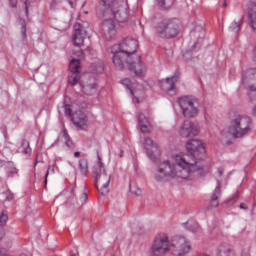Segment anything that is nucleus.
I'll list each match as a JSON object with an SVG mask.
<instances>
[{"label": "nucleus", "mask_w": 256, "mask_h": 256, "mask_svg": "<svg viewBox=\"0 0 256 256\" xmlns=\"http://www.w3.org/2000/svg\"><path fill=\"white\" fill-rule=\"evenodd\" d=\"M189 154H177L174 156L175 164L169 160L159 163L154 173V179L158 183H165L171 179L178 181H193L195 174L205 177L209 173V168L202 166L197 160L199 155H205V146L201 140L192 139L186 143Z\"/></svg>", "instance_id": "f257e3e1"}, {"label": "nucleus", "mask_w": 256, "mask_h": 256, "mask_svg": "<svg viewBox=\"0 0 256 256\" xmlns=\"http://www.w3.org/2000/svg\"><path fill=\"white\" fill-rule=\"evenodd\" d=\"M104 7L102 15L103 17H110L104 19L102 24V31L107 41L115 39L117 35V27L113 19L118 23H125V20L129 18V6L125 0H100Z\"/></svg>", "instance_id": "f03ea898"}, {"label": "nucleus", "mask_w": 256, "mask_h": 256, "mask_svg": "<svg viewBox=\"0 0 256 256\" xmlns=\"http://www.w3.org/2000/svg\"><path fill=\"white\" fill-rule=\"evenodd\" d=\"M139 42L135 39H125L120 44L111 47L112 61L117 69H125V61L135 57Z\"/></svg>", "instance_id": "7ed1b4c3"}, {"label": "nucleus", "mask_w": 256, "mask_h": 256, "mask_svg": "<svg viewBox=\"0 0 256 256\" xmlns=\"http://www.w3.org/2000/svg\"><path fill=\"white\" fill-rule=\"evenodd\" d=\"M92 174L96 183L97 190L101 195L109 193V183H111V176L105 170V164L101 160V155L97 154V161L92 168Z\"/></svg>", "instance_id": "20e7f679"}, {"label": "nucleus", "mask_w": 256, "mask_h": 256, "mask_svg": "<svg viewBox=\"0 0 256 256\" xmlns=\"http://www.w3.org/2000/svg\"><path fill=\"white\" fill-rule=\"evenodd\" d=\"M181 21L177 18L164 19L157 23L155 31L161 39H175L179 35Z\"/></svg>", "instance_id": "39448f33"}, {"label": "nucleus", "mask_w": 256, "mask_h": 256, "mask_svg": "<svg viewBox=\"0 0 256 256\" xmlns=\"http://www.w3.org/2000/svg\"><path fill=\"white\" fill-rule=\"evenodd\" d=\"M231 131L234 139H241L248 133H251L253 127V120L251 117L245 115H238L232 119L230 123Z\"/></svg>", "instance_id": "423d86ee"}, {"label": "nucleus", "mask_w": 256, "mask_h": 256, "mask_svg": "<svg viewBox=\"0 0 256 256\" xmlns=\"http://www.w3.org/2000/svg\"><path fill=\"white\" fill-rule=\"evenodd\" d=\"M178 105L181 109L183 117L193 119L199 115V99L195 96H184L178 98Z\"/></svg>", "instance_id": "0eeeda50"}, {"label": "nucleus", "mask_w": 256, "mask_h": 256, "mask_svg": "<svg viewBox=\"0 0 256 256\" xmlns=\"http://www.w3.org/2000/svg\"><path fill=\"white\" fill-rule=\"evenodd\" d=\"M171 251V241L167 233H158L150 246L151 256H165Z\"/></svg>", "instance_id": "6e6552de"}, {"label": "nucleus", "mask_w": 256, "mask_h": 256, "mask_svg": "<svg viewBox=\"0 0 256 256\" xmlns=\"http://www.w3.org/2000/svg\"><path fill=\"white\" fill-rule=\"evenodd\" d=\"M170 251L174 256H185L191 251V244L186 237L177 236L171 241Z\"/></svg>", "instance_id": "1a4fd4ad"}, {"label": "nucleus", "mask_w": 256, "mask_h": 256, "mask_svg": "<svg viewBox=\"0 0 256 256\" xmlns=\"http://www.w3.org/2000/svg\"><path fill=\"white\" fill-rule=\"evenodd\" d=\"M127 67L129 71H134L136 77H145L147 73V66L141 61V56L135 55L131 59L125 60L124 69Z\"/></svg>", "instance_id": "9d476101"}, {"label": "nucleus", "mask_w": 256, "mask_h": 256, "mask_svg": "<svg viewBox=\"0 0 256 256\" xmlns=\"http://www.w3.org/2000/svg\"><path fill=\"white\" fill-rule=\"evenodd\" d=\"M180 137L189 138L199 135V127L189 120H185L179 129Z\"/></svg>", "instance_id": "9b49d317"}, {"label": "nucleus", "mask_w": 256, "mask_h": 256, "mask_svg": "<svg viewBox=\"0 0 256 256\" xmlns=\"http://www.w3.org/2000/svg\"><path fill=\"white\" fill-rule=\"evenodd\" d=\"M242 85L250 91H256V68H250L243 72Z\"/></svg>", "instance_id": "f8f14e48"}, {"label": "nucleus", "mask_w": 256, "mask_h": 256, "mask_svg": "<svg viewBox=\"0 0 256 256\" xmlns=\"http://www.w3.org/2000/svg\"><path fill=\"white\" fill-rule=\"evenodd\" d=\"M144 147L147 151L149 159L152 161H155V159L161 155L159 145L149 137L144 138Z\"/></svg>", "instance_id": "ddd939ff"}, {"label": "nucleus", "mask_w": 256, "mask_h": 256, "mask_svg": "<svg viewBox=\"0 0 256 256\" xmlns=\"http://www.w3.org/2000/svg\"><path fill=\"white\" fill-rule=\"evenodd\" d=\"M85 37H87V30H85V27L81 25V23H76L74 25V45L76 47H81L85 41Z\"/></svg>", "instance_id": "4468645a"}, {"label": "nucleus", "mask_w": 256, "mask_h": 256, "mask_svg": "<svg viewBox=\"0 0 256 256\" xmlns=\"http://www.w3.org/2000/svg\"><path fill=\"white\" fill-rule=\"evenodd\" d=\"M71 121L77 129L85 130L87 127V116L81 111H76L71 116Z\"/></svg>", "instance_id": "2eb2a0df"}, {"label": "nucleus", "mask_w": 256, "mask_h": 256, "mask_svg": "<svg viewBox=\"0 0 256 256\" xmlns=\"http://www.w3.org/2000/svg\"><path fill=\"white\" fill-rule=\"evenodd\" d=\"M87 203V193L81 192L79 194V198L77 199V195L75 194V188L70 190V195L68 196V204L69 205H85Z\"/></svg>", "instance_id": "dca6fc26"}, {"label": "nucleus", "mask_w": 256, "mask_h": 256, "mask_svg": "<svg viewBox=\"0 0 256 256\" xmlns=\"http://www.w3.org/2000/svg\"><path fill=\"white\" fill-rule=\"evenodd\" d=\"M179 81V76H172L160 81V87L163 91H173L175 89V83Z\"/></svg>", "instance_id": "f3484780"}, {"label": "nucleus", "mask_w": 256, "mask_h": 256, "mask_svg": "<svg viewBox=\"0 0 256 256\" xmlns=\"http://www.w3.org/2000/svg\"><path fill=\"white\" fill-rule=\"evenodd\" d=\"M248 20L252 31L256 33V4L254 2L248 5Z\"/></svg>", "instance_id": "a211bd4d"}, {"label": "nucleus", "mask_w": 256, "mask_h": 256, "mask_svg": "<svg viewBox=\"0 0 256 256\" xmlns=\"http://www.w3.org/2000/svg\"><path fill=\"white\" fill-rule=\"evenodd\" d=\"M138 122L141 133H151V123L143 113L138 114Z\"/></svg>", "instance_id": "6ab92c4d"}, {"label": "nucleus", "mask_w": 256, "mask_h": 256, "mask_svg": "<svg viewBox=\"0 0 256 256\" xmlns=\"http://www.w3.org/2000/svg\"><path fill=\"white\" fill-rule=\"evenodd\" d=\"M231 139H235L233 137V131L231 130V126L228 130H223L220 133V141L223 145H231Z\"/></svg>", "instance_id": "aec40b11"}, {"label": "nucleus", "mask_w": 256, "mask_h": 256, "mask_svg": "<svg viewBox=\"0 0 256 256\" xmlns=\"http://www.w3.org/2000/svg\"><path fill=\"white\" fill-rule=\"evenodd\" d=\"M221 196V186H217L211 196L210 207H219V197Z\"/></svg>", "instance_id": "412c9836"}, {"label": "nucleus", "mask_w": 256, "mask_h": 256, "mask_svg": "<svg viewBox=\"0 0 256 256\" xmlns=\"http://www.w3.org/2000/svg\"><path fill=\"white\" fill-rule=\"evenodd\" d=\"M69 69L73 74L79 73V69H81V62H79V59H72L69 64Z\"/></svg>", "instance_id": "4be33fe9"}, {"label": "nucleus", "mask_w": 256, "mask_h": 256, "mask_svg": "<svg viewBox=\"0 0 256 256\" xmlns=\"http://www.w3.org/2000/svg\"><path fill=\"white\" fill-rule=\"evenodd\" d=\"M78 167L80 169L81 175H87L89 171V162L87 161V159H81L78 162Z\"/></svg>", "instance_id": "5701e85b"}, {"label": "nucleus", "mask_w": 256, "mask_h": 256, "mask_svg": "<svg viewBox=\"0 0 256 256\" xmlns=\"http://www.w3.org/2000/svg\"><path fill=\"white\" fill-rule=\"evenodd\" d=\"M186 228L188 231H192V233H197L199 231V223L195 220H188L186 223Z\"/></svg>", "instance_id": "b1692460"}, {"label": "nucleus", "mask_w": 256, "mask_h": 256, "mask_svg": "<svg viewBox=\"0 0 256 256\" xmlns=\"http://www.w3.org/2000/svg\"><path fill=\"white\" fill-rule=\"evenodd\" d=\"M216 256H233V251H231L228 247L225 245H221L218 248V252Z\"/></svg>", "instance_id": "393cba45"}, {"label": "nucleus", "mask_w": 256, "mask_h": 256, "mask_svg": "<svg viewBox=\"0 0 256 256\" xmlns=\"http://www.w3.org/2000/svg\"><path fill=\"white\" fill-rule=\"evenodd\" d=\"M242 25H243V18H241L239 22H232L229 29L233 33H239V31H241V26Z\"/></svg>", "instance_id": "a878e982"}, {"label": "nucleus", "mask_w": 256, "mask_h": 256, "mask_svg": "<svg viewBox=\"0 0 256 256\" xmlns=\"http://www.w3.org/2000/svg\"><path fill=\"white\" fill-rule=\"evenodd\" d=\"M81 81V75L79 73L73 74L69 76L68 83L72 86L77 85Z\"/></svg>", "instance_id": "bb28decb"}, {"label": "nucleus", "mask_w": 256, "mask_h": 256, "mask_svg": "<svg viewBox=\"0 0 256 256\" xmlns=\"http://www.w3.org/2000/svg\"><path fill=\"white\" fill-rule=\"evenodd\" d=\"M159 7L169 9L173 6V0H157Z\"/></svg>", "instance_id": "cd10ccee"}, {"label": "nucleus", "mask_w": 256, "mask_h": 256, "mask_svg": "<svg viewBox=\"0 0 256 256\" xmlns=\"http://www.w3.org/2000/svg\"><path fill=\"white\" fill-rule=\"evenodd\" d=\"M22 153H24L25 155H29V153H31V146H29V142L27 140H24L22 142Z\"/></svg>", "instance_id": "c85d7f7f"}, {"label": "nucleus", "mask_w": 256, "mask_h": 256, "mask_svg": "<svg viewBox=\"0 0 256 256\" xmlns=\"http://www.w3.org/2000/svg\"><path fill=\"white\" fill-rule=\"evenodd\" d=\"M7 221H9V216H7L5 212L0 211V227H5V225H7Z\"/></svg>", "instance_id": "c756f323"}, {"label": "nucleus", "mask_w": 256, "mask_h": 256, "mask_svg": "<svg viewBox=\"0 0 256 256\" xmlns=\"http://www.w3.org/2000/svg\"><path fill=\"white\" fill-rule=\"evenodd\" d=\"M122 85H125V87L130 91L131 95H133V84L131 83V79L129 78L123 79Z\"/></svg>", "instance_id": "7c9ffc66"}, {"label": "nucleus", "mask_w": 256, "mask_h": 256, "mask_svg": "<svg viewBox=\"0 0 256 256\" xmlns=\"http://www.w3.org/2000/svg\"><path fill=\"white\" fill-rule=\"evenodd\" d=\"M66 147H73V141L69 138V134H67V130H63L62 132Z\"/></svg>", "instance_id": "2f4dec72"}, {"label": "nucleus", "mask_w": 256, "mask_h": 256, "mask_svg": "<svg viewBox=\"0 0 256 256\" xmlns=\"http://www.w3.org/2000/svg\"><path fill=\"white\" fill-rule=\"evenodd\" d=\"M49 175H55V166L54 165L48 167V170H47L45 178H44L45 187H47V178L49 177Z\"/></svg>", "instance_id": "473e14b6"}, {"label": "nucleus", "mask_w": 256, "mask_h": 256, "mask_svg": "<svg viewBox=\"0 0 256 256\" xmlns=\"http://www.w3.org/2000/svg\"><path fill=\"white\" fill-rule=\"evenodd\" d=\"M238 199H239V193H235L232 197H230V198L226 201V203H227L228 205H233V204L237 203Z\"/></svg>", "instance_id": "72a5a7b5"}, {"label": "nucleus", "mask_w": 256, "mask_h": 256, "mask_svg": "<svg viewBox=\"0 0 256 256\" xmlns=\"http://www.w3.org/2000/svg\"><path fill=\"white\" fill-rule=\"evenodd\" d=\"M3 195L6 201H13V199H15V195L10 190L5 191Z\"/></svg>", "instance_id": "f704fd0d"}, {"label": "nucleus", "mask_w": 256, "mask_h": 256, "mask_svg": "<svg viewBox=\"0 0 256 256\" xmlns=\"http://www.w3.org/2000/svg\"><path fill=\"white\" fill-rule=\"evenodd\" d=\"M64 113L67 117H69L71 119V117H73V114L71 112V105L69 104H64Z\"/></svg>", "instance_id": "c9c22d12"}, {"label": "nucleus", "mask_w": 256, "mask_h": 256, "mask_svg": "<svg viewBox=\"0 0 256 256\" xmlns=\"http://www.w3.org/2000/svg\"><path fill=\"white\" fill-rule=\"evenodd\" d=\"M21 33L25 39V37H27V24H25V21H22Z\"/></svg>", "instance_id": "e433bc0d"}, {"label": "nucleus", "mask_w": 256, "mask_h": 256, "mask_svg": "<svg viewBox=\"0 0 256 256\" xmlns=\"http://www.w3.org/2000/svg\"><path fill=\"white\" fill-rule=\"evenodd\" d=\"M0 256H9V254L7 253V249L2 248V249L0 250Z\"/></svg>", "instance_id": "4c0bfd02"}, {"label": "nucleus", "mask_w": 256, "mask_h": 256, "mask_svg": "<svg viewBox=\"0 0 256 256\" xmlns=\"http://www.w3.org/2000/svg\"><path fill=\"white\" fill-rule=\"evenodd\" d=\"M11 7H17V0H9Z\"/></svg>", "instance_id": "58836bf2"}, {"label": "nucleus", "mask_w": 256, "mask_h": 256, "mask_svg": "<svg viewBox=\"0 0 256 256\" xmlns=\"http://www.w3.org/2000/svg\"><path fill=\"white\" fill-rule=\"evenodd\" d=\"M217 173H218V177H223V169L219 168L217 170Z\"/></svg>", "instance_id": "ea45409f"}, {"label": "nucleus", "mask_w": 256, "mask_h": 256, "mask_svg": "<svg viewBox=\"0 0 256 256\" xmlns=\"http://www.w3.org/2000/svg\"><path fill=\"white\" fill-rule=\"evenodd\" d=\"M239 208H240V209L247 210V205H246L245 203H241V204L239 205Z\"/></svg>", "instance_id": "a19ab883"}, {"label": "nucleus", "mask_w": 256, "mask_h": 256, "mask_svg": "<svg viewBox=\"0 0 256 256\" xmlns=\"http://www.w3.org/2000/svg\"><path fill=\"white\" fill-rule=\"evenodd\" d=\"M76 1L77 0H69V4L71 5V7H75Z\"/></svg>", "instance_id": "79ce46f5"}, {"label": "nucleus", "mask_w": 256, "mask_h": 256, "mask_svg": "<svg viewBox=\"0 0 256 256\" xmlns=\"http://www.w3.org/2000/svg\"><path fill=\"white\" fill-rule=\"evenodd\" d=\"M252 215H256V202H254V206L252 208Z\"/></svg>", "instance_id": "37998d69"}, {"label": "nucleus", "mask_w": 256, "mask_h": 256, "mask_svg": "<svg viewBox=\"0 0 256 256\" xmlns=\"http://www.w3.org/2000/svg\"><path fill=\"white\" fill-rule=\"evenodd\" d=\"M74 157H76V158L81 157V152H75V153H74Z\"/></svg>", "instance_id": "c03bdc74"}, {"label": "nucleus", "mask_w": 256, "mask_h": 256, "mask_svg": "<svg viewBox=\"0 0 256 256\" xmlns=\"http://www.w3.org/2000/svg\"><path fill=\"white\" fill-rule=\"evenodd\" d=\"M12 174H15L17 173V168H12V171H11Z\"/></svg>", "instance_id": "a18cd8bd"}, {"label": "nucleus", "mask_w": 256, "mask_h": 256, "mask_svg": "<svg viewBox=\"0 0 256 256\" xmlns=\"http://www.w3.org/2000/svg\"><path fill=\"white\" fill-rule=\"evenodd\" d=\"M5 165V162L3 160H0V167H3Z\"/></svg>", "instance_id": "49530a36"}, {"label": "nucleus", "mask_w": 256, "mask_h": 256, "mask_svg": "<svg viewBox=\"0 0 256 256\" xmlns=\"http://www.w3.org/2000/svg\"><path fill=\"white\" fill-rule=\"evenodd\" d=\"M3 239V232H0V241Z\"/></svg>", "instance_id": "de8ad7c7"}, {"label": "nucleus", "mask_w": 256, "mask_h": 256, "mask_svg": "<svg viewBox=\"0 0 256 256\" xmlns=\"http://www.w3.org/2000/svg\"><path fill=\"white\" fill-rule=\"evenodd\" d=\"M223 7H227V2H224V3H223Z\"/></svg>", "instance_id": "09e8293b"}, {"label": "nucleus", "mask_w": 256, "mask_h": 256, "mask_svg": "<svg viewBox=\"0 0 256 256\" xmlns=\"http://www.w3.org/2000/svg\"><path fill=\"white\" fill-rule=\"evenodd\" d=\"M120 157H123V151L120 152Z\"/></svg>", "instance_id": "8fccbe9b"}, {"label": "nucleus", "mask_w": 256, "mask_h": 256, "mask_svg": "<svg viewBox=\"0 0 256 256\" xmlns=\"http://www.w3.org/2000/svg\"><path fill=\"white\" fill-rule=\"evenodd\" d=\"M34 167H37V161L34 163Z\"/></svg>", "instance_id": "3c124183"}, {"label": "nucleus", "mask_w": 256, "mask_h": 256, "mask_svg": "<svg viewBox=\"0 0 256 256\" xmlns=\"http://www.w3.org/2000/svg\"><path fill=\"white\" fill-rule=\"evenodd\" d=\"M70 256H79V255H76V254H71Z\"/></svg>", "instance_id": "603ef678"}]
</instances>
